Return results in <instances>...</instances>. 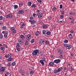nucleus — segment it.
I'll return each mask as SVG.
<instances>
[{
	"label": "nucleus",
	"instance_id": "nucleus-1",
	"mask_svg": "<svg viewBox=\"0 0 76 76\" xmlns=\"http://www.w3.org/2000/svg\"><path fill=\"white\" fill-rule=\"evenodd\" d=\"M39 52L38 50H35L32 53V57H35L36 56H38L39 54Z\"/></svg>",
	"mask_w": 76,
	"mask_h": 76
},
{
	"label": "nucleus",
	"instance_id": "nucleus-2",
	"mask_svg": "<svg viewBox=\"0 0 76 76\" xmlns=\"http://www.w3.org/2000/svg\"><path fill=\"white\" fill-rule=\"evenodd\" d=\"M64 46L65 47H66V49H68V50H70L72 47V46L70 44H64Z\"/></svg>",
	"mask_w": 76,
	"mask_h": 76
},
{
	"label": "nucleus",
	"instance_id": "nucleus-3",
	"mask_svg": "<svg viewBox=\"0 0 76 76\" xmlns=\"http://www.w3.org/2000/svg\"><path fill=\"white\" fill-rule=\"evenodd\" d=\"M62 70H63V68L61 67L59 68L58 69H56L54 71V73L56 74L57 73L60 72V71H61Z\"/></svg>",
	"mask_w": 76,
	"mask_h": 76
},
{
	"label": "nucleus",
	"instance_id": "nucleus-4",
	"mask_svg": "<svg viewBox=\"0 0 76 76\" xmlns=\"http://www.w3.org/2000/svg\"><path fill=\"white\" fill-rule=\"evenodd\" d=\"M10 29L11 31H12V32L13 34H16V31L15 27H11L10 28Z\"/></svg>",
	"mask_w": 76,
	"mask_h": 76
},
{
	"label": "nucleus",
	"instance_id": "nucleus-5",
	"mask_svg": "<svg viewBox=\"0 0 76 76\" xmlns=\"http://www.w3.org/2000/svg\"><path fill=\"white\" fill-rule=\"evenodd\" d=\"M20 45L19 44V43H17L16 49H17V50L18 51H20Z\"/></svg>",
	"mask_w": 76,
	"mask_h": 76
},
{
	"label": "nucleus",
	"instance_id": "nucleus-6",
	"mask_svg": "<svg viewBox=\"0 0 76 76\" xmlns=\"http://www.w3.org/2000/svg\"><path fill=\"white\" fill-rule=\"evenodd\" d=\"M26 39L28 41H30L31 38V34H29L27 35L26 37Z\"/></svg>",
	"mask_w": 76,
	"mask_h": 76
},
{
	"label": "nucleus",
	"instance_id": "nucleus-7",
	"mask_svg": "<svg viewBox=\"0 0 76 76\" xmlns=\"http://www.w3.org/2000/svg\"><path fill=\"white\" fill-rule=\"evenodd\" d=\"M39 43L40 45H43L45 44V41L42 39H41L39 41Z\"/></svg>",
	"mask_w": 76,
	"mask_h": 76
},
{
	"label": "nucleus",
	"instance_id": "nucleus-8",
	"mask_svg": "<svg viewBox=\"0 0 76 76\" xmlns=\"http://www.w3.org/2000/svg\"><path fill=\"white\" fill-rule=\"evenodd\" d=\"M6 17L7 18H13V15L12 14L10 13L8 15L6 16Z\"/></svg>",
	"mask_w": 76,
	"mask_h": 76
},
{
	"label": "nucleus",
	"instance_id": "nucleus-9",
	"mask_svg": "<svg viewBox=\"0 0 76 76\" xmlns=\"http://www.w3.org/2000/svg\"><path fill=\"white\" fill-rule=\"evenodd\" d=\"M61 61V60L60 59H58L54 60L53 62L55 63H60V62Z\"/></svg>",
	"mask_w": 76,
	"mask_h": 76
},
{
	"label": "nucleus",
	"instance_id": "nucleus-10",
	"mask_svg": "<svg viewBox=\"0 0 76 76\" xmlns=\"http://www.w3.org/2000/svg\"><path fill=\"white\" fill-rule=\"evenodd\" d=\"M4 71H5V69H4V67H2L0 68V72H4Z\"/></svg>",
	"mask_w": 76,
	"mask_h": 76
},
{
	"label": "nucleus",
	"instance_id": "nucleus-11",
	"mask_svg": "<svg viewBox=\"0 0 76 76\" xmlns=\"http://www.w3.org/2000/svg\"><path fill=\"white\" fill-rule=\"evenodd\" d=\"M19 14H23L24 13V10H21L18 12Z\"/></svg>",
	"mask_w": 76,
	"mask_h": 76
},
{
	"label": "nucleus",
	"instance_id": "nucleus-12",
	"mask_svg": "<svg viewBox=\"0 0 76 76\" xmlns=\"http://www.w3.org/2000/svg\"><path fill=\"white\" fill-rule=\"evenodd\" d=\"M63 50H61L60 49H59V51H58V54H63Z\"/></svg>",
	"mask_w": 76,
	"mask_h": 76
},
{
	"label": "nucleus",
	"instance_id": "nucleus-13",
	"mask_svg": "<svg viewBox=\"0 0 76 76\" xmlns=\"http://www.w3.org/2000/svg\"><path fill=\"white\" fill-rule=\"evenodd\" d=\"M42 16V13H39L38 14V18H41Z\"/></svg>",
	"mask_w": 76,
	"mask_h": 76
},
{
	"label": "nucleus",
	"instance_id": "nucleus-14",
	"mask_svg": "<svg viewBox=\"0 0 76 76\" xmlns=\"http://www.w3.org/2000/svg\"><path fill=\"white\" fill-rule=\"evenodd\" d=\"M39 62L42 64V66H44V61H42V60H40L39 61Z\"/></svg>",
	"mask_w": 76,
	"mask_h": 76
},
{
	"label": "nucleus",
	"instance_id": "nucleus-15",
	"mask_svg": "<svg viewBox=\"0 0 76 76\" xmlns=\"http://www.w3.org/2000/svg\"><path fill=\"white\" fill-rule=\"evenodd\" d=\"M42 34L44 35H45L47 34V31L44 30L42 31Z\"/></svg>",
	"mask_w": 76,
	"mask_h": 76
},
{
	"label": "nucleus",
	"instance_id": "nucleus-16",
	"mask_svg": "<svg viewBox=\"0 0 76 76\" xmlns=\"http://www.w3.org/2000/svg\"><path fill=\"white\" fill-rule=\"evenodd\" d=\"M24 42H25V46H27V45H28V41L25 40Z\"/></svg>",
	"mask_w": 76,
	"mask_h": 76
},
{
	"label": "nucleus",
	"instance_id": "nucleus-17",
	"mask_svg": "<svg viewBox=\"0 0 76 76\" xmlns=\"http://www.w3.org/2000/svg\"><path fill=\"white\" fill-rule=\"evenodd\" d=\"M18 42H19L20 44H22V42L21 39H18Z\"/></svg>",
	"mask_w": 76,
	"mask_h": 76
},
{
	"label": "nucleus",
	"instance_id": "nucleus-18",
	"mask_svg": "<svg viewBox=\"0 0 76 76\" xmlns=\"http://www.w3.org/2000/svg\"><path fill=\"white\" fill-rule=\"evenodd\" d=\"M53 8H52V10H53V11H54L55 12L57 10V8H56V7L54 6H53Z\"/></svg>",
	"mask_w": 76,
	"mask_h": 76
},
{
	"label": "nucleus",
	"instance_id": "nucleus-19",
	"mask_svg": "<svg viewBox=\"0 0 76 76\" xmlns=\"http://www.w3.org/2000/svg\"><path fill=\"white\" fill-rule=\"evenodd\" d=\"M59 58H63V55L62 54H60V55L59 56Z\"/></svg>",
	"mask_w": 76,
	"mask_h": 76
},
{
	"label": "nucleus",
	"instance_id": "nucleus-20",
	"mask_svg": "<svg viewBox=\"0 0 76 76\" xmlns=\"http://www.w3.org/2000/svg\"><path fill=\"white\" fill-rule=\"evenodd\" d=\"M41 60H42L45 63L46 62V59H45V58H42V59Z\"/></svg>",
	"mask_w": 76,
	"mask_h": 76
},
{
	"label": "nucleus",
	"instance_id": "nucleus-21",
	"mask_svg": "<svg viewBox=\"0 0 76 76\" xmlns=\"http://www.w3.org/2000/svg\"><path fill=\"white\" fill-rule=\"evenodd\" d=\"M75 15V13H73V12H71L69 13V15L72 16V15Z\"/></svg>",
	"mask_w": 76,
	"mask_h": 76
},
{
	"label": "nucleus",
	"instance_id": "nucleus-22",
	"mask_svg": "<svg viewBox=\"0 0 76 76\" xmlns=\"http://www.w3.org/2000/svg\"><path fill=\"white\" fill-rule=\"evenodd\" d=\"M49 64L50 66H53L54 65V63L53 62H50L49 63Z\"/></svg>",
	"mask_w": 76,
	"mask_h": 76
},
{
	"label": "nucleus",
	"instance_id": "nucleus-23",
	"mask_svg": "<svg viewBox=\"0 0 76 76\" xmlns=\"http://www.w3.org/2000/svg\"><path fill=\"white\" fill-rule=\"evenodd\" d=\"M20 37L22 39H25V36L22 34L20 35Z\"/></svg>",
	"mask_w": 76,
	"mask_h": 76
},
{
	"label": "nucleus",
	"instance_id": "nucleus-24",
	"mask_svg": "<svg viewBox=\"0 0 76 76\" xmlns=\"http://www.w3.org/2000/svg\"><path fill=\"white\" fill-rule=\"evenodd\" d=\"M33 8H35L36 7V5L34 4H33L31 6Z\"/></svg>",
	"mask_w": 76,
	"mask_h": 76
},
{
	"label": "nucleus",
	"instance_id": "nucleus-25",
	"mask_svg": "<svg viewBox=\"0 0 76 76\" xmlns=\"http://www.w3.org/2000/svg\"><path fill=\"white\" fill-rule=\"evenodd\" d=\"M43 27L44 29H45L46 28H48V26L47 25H43Z\"/></svg>",
	"mask_w": 76,
	"mask_h": 76
},
{
	"label": "nucleus",
	"instance_id": "nucleus-26",
	"mask_svg": "<svg viewBox=\"0 0 76 76\" xmlns=\"http://www.w3.org/2000/svg\"><path fill=\"white\" fill-rule=\"evenodd\" d=\"M40 56H42L44 54V52L42 51H41L40 53Z\"/></svg>",
	"mask_w": 76,
	"mask_h": 76
},
{
	"label": "nucleus",
	"instance_id": "nucleus-27",
	"mask_svg": "<svg viewBox=\"0 0 76 76\" xmlns=\"http://www.w3.org/2000/svg\"><path fill=\"white\" fill-rule=\"evenodd\" d=\"M14 9H18V5H15L14 6Z\"/></svg>",
	"mask_w": 76,
	"mask_h": 76
},
{
	"label": "nucleus",
	"instance_id": "nucleus-28",
	"mask_svg": "<svg viewBox=\"0 0 76 76\" xmlns=\"http://www.w3.org/2000/svg\"><path fill=\"white\" fill-rule=\"evenodd\" d=\"M10 74L9 72L7 73L5 75V76H10Z\"/></svg>",
	"mask_w": 76,
	"mask_h": 76
},
{
	"label": "nucleus",
	"instance_id": "nucleus-29",
	"mask_svg": "<svg viewBox=\"0 0 76 76\" xmlns=\"http://www.w3.org/2000/svg\"><path fill=\"white\" fill-rule=\"evenodd\" d=\"M49 41H47L45 42V44L47 45H48L49 44Z\"/></svg>",
	"mask_w": 76,
	"mask_h": 76
},
{
	"label": "nucleus",
	"instance_id": "nucleus-30",
	"mask_svg": "<svg viewBox=\"0 0 76 76\" xmlns=\"http://www.w3.org/2000/svg\"><path fill=\"white\" fill-rule=\"evenodd\" d=\"M46 34H47L48 35H50L51 34V32L50 31H48L46 32Z\"/></svg>",
	"mask_w": 76,
	"mask_h": 76
},
{
	"label": "nucleus",
	"instance_id": "nucleus-31",
	"mask_svg": "<svg viewBox=\"0 0 76 76\" xmlns=\"http://www.w3.org/2000/svg\"><path fill=\"white\" fill-rule=\"evenodd\" d=\"M7 33L6 34H4V38H7Z\"/></svg>",
	"mask_w": 76,
	"mask_h": 76
},
{
	"label": "nucleus",
	"instance_id": "nucleus-32",
	"mask_svg": "<svg viewBox=\"0 0 76 76\" xmlns=\"http://www.w3.org/2000/svg\"><path fill=\"white\" fill-rule=\"evenodd\" d=\"M36 22V21L35 20H32V22H31V24H34V23H35Z\"/></svg>",
	"mask_w": 76,
	"mask_h": 76
},
{
	"label": "nucleus",
	"instance_id": "nucleus-33",
	"mask_svg": "<svg viewBox=\"0 0 76 76\" xmlns=\"http://www.w3.org/2000/svg\"><path fill=\"white\" fill-rule=\"evenodd\" d=\"M39 34V32H38V31L36 33L35 35L36 36H38V35Z\"/></svg>",
	"mask_w": 76,
	"mask_h": 76
},
{
	"label": "nucleus",
	"instance_id": "nucleus-34",
	"mask_svg": "<svg viewBox=\"0 0 76 76\" xmlns=\"http://www.w3.org/2000/svg\"><path fill=\"white\" fill-rule=\"evenodd\" d=\"M31 44H33L34 42V39H33L31 41H30Z\"/></svg>",
	"mask_w": 76,
	"mask_h": 76
},
{
	"label": "nucleus",
	"instance_id": "nucleus-35",
	"mask_svg": "<svg viewBox=\"0 0 76 76\" xmlns=\"http://www.w3.org/2000/svg\"><path fill=\"white\" fill-rule=\"evenodd\" d=\"M30 73L31 75H33L34 73V71L32 70H31V71L30 72Z\"/></svg>",
	"mask_w": 76,
	"mask_h": 76
},
{
	"label": "nucleus",
	"instance_id": "nucleus-36",
	"mask_svg": "<svg viewBox=\"0 0 76 76\" xmlns=\"http://www.w3.org/2000/svg\"><path fill=\"white\" fill-rule=\"evenodd\" d=\"M64 43H66V44H67V42H68V40L65 39L64 40Z\"/></svg>",
	"mask_w": 76,
	"mask_h": 76
},
{
	"label": "nucleus",
	"instance_id": "nucleus-37",
	"mask_svg": "<svg viewBox=\"0 0 76 76\" xmlns=\"http://www.w3.org/2000/svg\"><path fill=\"white\" fill-rule=\"evenodd\" d=\"M4 18L3 17V16H0V20H3V19Z\"/></svg>",
	"mask_w": 76,
	"mask_h": 76
},
{
	"label": "nucleus",
	"instance_id": "nucleus-38",
	"mask_svg": "<svg viewBox=\"0 0 76 76\" xmlns=\"http://www.w3.org/2000/svg\"><path fill=\"white\" fill-rule=\"evenodd\" d=\"M12 66H15V65H16V63L15 62H13L12 63Z\"/></svg>",
	"mask_w": 76,
	"mask_h": 76
},
{
	"label": "nucleus",
	"instance_id": "nucleus-39",
	"mask_svg": "<svg viewBox=\"0 0 76 76\" xmlns=\"http://www.w3.org/2000/svg\"><path fill=\"white\" fill-rule=\"evenodd\" d=\"M12 60H13V58H8V60L10 61H12Z\"/></svg>",
	"mask_w": 76,
	"mask_h": 76
},
{
	"label": "nucleus",
	"instance_id": "nucleus-40",
	"mask_svg": "<svg viewBox=\"0 0 76 76\" xmlns=\"http://www.w3.org/2000/svg\"><path fill=\"white\" fill-rule=\"evenodd\" d=\"M1 50H5V48H4V47H1L0 48Z\"/></svg>",
	"mask_w": 76,
	"mask_h": 76
},
{
	"label": "nucleus",
	"instance_id": "nucleus-41",
	"mask_svg": "<svg viewBox=\"0 0 76 76\" xmlns=\"http://www.w3.org/2000/svg\"><path fill=\"white\" fill-rule=\"evenodd\" d=\"M28 6H31V2H29L28 3Z\"/></svg>",
	"mask_w": 76,
	"mask_h": 76
},
{
	"label": "nucleus",
	"instance_id": "nucleus-42",
	"mask_svg": "<svg viewBox=\"0 0 76 76\" xmlns=\"http://www.w3.org/2000/svg\"><path fill=\"white\" fill-rule=\"evenodd\" d=\"M3 38V35L2 34H0V39H2Z\"/></svg>",
	"mask_w": 76,
	"mask_h": 76
},
{
	"label": "nucleus",
	"instance_id": "nucleus-43",
	"mask_svg": "<svg viewBox=\"0 0 76 76\" xmlns=\"http://www.w3.org/2000/svg\"><path fill=\"white\" fill-rule=\"evenodd\" d=\"M7 66H8V67H10V66H11V64L10 63H9L7 64Z\"/></svg>",
	"mask_w": 76,
	"mask_h": 76
},
{
	"label": "nucleus",
	"instance_id": "nucleus-44",
	"mask_svg": "<svg viewBox=\"0 0 76 76\" xmlns=\"http://www.w3.org/2000/svg\"><path fill=\"white\" fill-rule=\"evenodd\" d=\"M22 76H24L25 75V73H24V71H23V72L21 73Z\"/></svg>",
	"mask_w": 76,
	"mask_h": 76
},
{
	"label": "nucleus",
	"instance_id": "nucleus-45",
	"mask_svg": "<svg viewBox=\"0 0 76 76\" xmlns=\"http://www.w3.org/2000/svg\"><path fill=\"white\" fill-rule=\"evenodd\" d=\"M3 46L4 47V48H7V45L6 44H4L3 45Z\"/></svg>",
	"mask_w": 76,
	"mask_h": 76
},
{
	"label": "nucleus",
	"instance_id": "nucleus-46",
	"mask_svg": "<svg viewBox=\"0 0 76 76\" xmlns=\"http://www.w3.org/2000/svg\"><path fill=\"white\" fill-rule=\"evenodd\" d=\"M64 70H65V71H68V70H67V68L66 67H64Z\"/></svg>",
	"mask_w": 76,
	"mask_h": 76
},
{
	"label": "nucleus",
	"instance_id": "nucleus-47",
	"mask_svg": "<svg viewBox=\"0 0 76 76\" xmlns=\"http://www.w3.org/2000/svg\"><path fill=\"white\" fill-rule=\"evenodd\" d=\"M69 19H71V20H74V18H73V17H72V16H71L70 17V18H69Z\"/></svg>",
	"mask_w": 76,
	"mask_h": 76
},
{
	"label": "nucleus",
	"instance_id": "nucleus-48",
	"mask_svg": "<svg viewBox=\"0 0 76 76\" xmlns=\"http://www.w3.org/2000/svg\"><path fill=\"white\" fill-rule=\"evenodd\" d=\"M23 5V3L22 2H21L20 4H19V6H22Z\"/></svg>",
	"mask_w": 76,
	"mask_h": 76
},
{
	"label": "nucleus",
	"instance_id": "nucleus-49",
	"mask_svg": "<svg viewBox=\"0 0 76 76\" xmlns=\"http://www.w3.org/2000/svg\"><path fill=\"white\" fill-rule=\"evenodd\" d=\"M61 13L62 15H63V14H64V11H61Z\"/></svg>",
	"mask_w": 76,
	"mask_h": 76
},
{
	"label": "nucleus",
	"instance_id": "nucleus-50",
	"mask_svg": "<svg viewBox=\"0 0 76 76\" xmlns=\"http://www.w3.org/2000/svg\"><path fill=\"white\" fill-rule=\"evenodd\" d=\"M9 57L10 56H8V55L7 54L5 56H4V57H5V58H9Z\"/></svg>",
	"mask_w": 76,
	"mask_h": 76
},
{
	"label": "nucleus",
	"instance_id": "nucleus-51",
	"mask_svg": "<svg viewBox=\"0 0 76 76\" xmlns=\"http://www.w3.org/2000/svg\"><path fill=\"white\" fill-rule=\"evenodd\" d=\"M37 0V1H38L39 3H42V0Z\"/></svg>",
	"mask_w": 76,
	"mask_h": 76
},
{
	"label": "nucleus",
	"instance_id": "nucleus-52",
	"mask_svg": "<svg viewBox=\"0 0 76 76\" xmlns=\"http://www.w3.org/2000/svg\"><path fill=\"white\" fill-rule=\"evenodd\" d=\"M7 28H6V27L5 26H4V27H2L3 29H6Z\"/></svg>",
	"mask_w": 76,
	"mask_h": 76
},
{
	"label": "nucleus",
	"instance_id": "nucleus-53",
	"mask_svg": "<svg viewBox=\"0 0 76 76\" xmlns=\"http://www.w3.org/2000/svg\"><path fill=\"white\" fill-rule=\"evenodd\" d=\"M62 8H63V5L61 4L60 5V7H59L60 9H62Z\"/></svg>",
	"mask_w": 76,
	"mask_h": 76
},
{
	"label": "nucleus",
	"instance_id": "nucleus-54",
	"mask_svg": "<svg viewBox=\"0 0 76 76\" xmlns=\"http://www.w3.org/2000/svg\"><path fill=\"white\" fill-rule=\"evenodd\" d=\"M64 18V16L63 15H60V18L61 19H62V18Z\"/></svg>",
	"mask_w": 76,
	"mask_h": 76
},
{
	"label": "nucleus",
	"instance_id": "nucleus-55",
	"mask_svg": "<svg viewBox=\"0 0 76 76\" xmlns=\"http://www.w3.org/2000/svg\"><path fill=\"white\" fill-rule=\"evenodd\" d=\"M8 57H12V56L11 55V54H8Z\"/></svg>",
	"mask_w": 76,
	"mask_h": 76
},
{
	"label": "nucleus",
	"instance_id": "nucleus-56",
	"mask_svg": "<svg viewBox=\"0 0 76 76\" xmlns=\"http://www.w3.org/2000/svg\"><path fill=\"white\" fill-rule=\"evenodd\" d=\"M74 22H75V20L74 19L71 21V23H74Z\"/></svg>",
	"mask_w": 76,
	"mask_h": 76
},
{
	"label": "nucleus",
	"instance_id": "nucleus-57",
	"mask_svg": "<svg viewBox=\"0 0 76 76\" xmlns=\"http://www.w3.org/2000/svg\"><path fill=\"white\" fill-rule=\"evenodd\" d=\"M33 16H34V17L35 16H37V14L34 13L33 14Z\"/></svg>",
	"mask_w": 76,
	"mask_h": 76
},
{
	"label": "nucleus",
	"instance_id": "nucleus-58",
	"mask_svg": "<svg viewBox=\"0 0 76 76\" xmlns=\"http://www.w3.org/2000/svg\"><path fill=\"white\" fill-rule=\"evenodd\" d=\"M29 19H30V20H33V18L32 17H31L29 18Z\"/></svg>",
	"mask_w": 76,
	"mask_h": 76
},
{
	"label": "nucleus",
	"instance_id": "nucleus-59",
	"mask_svg": "<svg viewBox=\"0 0 76 76\" xmlns=\"http://www.w3.org/2000/svg\"><path fill=\"white\" fill-rule=\"evenodd\" d=\"M48 19H49L50 20H51V19H52V18L51 17V16H50L48 18Z\"/></svg>",
	"mask_w": 76,
	"mask_h": 76
},
{
	"label": "nucleus",
	"instance_id": "nucleus-60",
	"mask_svg": "<svg viewBox=\"0 0 76 76\" xmlns=\"http://www.w3.org/2000/svg\"><path fill=\"white\" fill-rule=\"evenodd\" d=\"M23 72V71H22V70H20L19 71V73H22Z\"/></svg>",
	"mask_w": 76,
	"mask_h": 76
},
{
	"label": "nucleus",
	"instance_id": "nucleus-61",
	"mask_svg": "<svg viewBox=\"0 0 76 76\" xmlns=\"http://www.w3.org/2000/svg\"><path fill=\"white\" fill-rule=\"evenodd\" d=\"M71 70H73V69H74V68L72 67H71Z\"/></svg>",
	"mask_w": 76,
	"mask_h": 76
},
{
	"label": "nucleus",
	"instance_id": "nucleus-62",
	"mask_svg": "<svg viewBox=\"0 0 76 76\" xmlns=\"http://www.w3.org/2000/svg\"><path fill=\"white\" fill-rule=\"evenodd\" d=\"M70 32L71 33H72V34H73V30H71Z\"/></svg>",
	"mask_w": 76,
	"mask_h": 76
},
{
	"label": "nucleus",
	"instance_id": "nucleus-63",
	"mask_svg": "<svg viewBox=\"0 0 76 76\" xmlns=\"http://www.w3.org/2000/svg\"><path fill=\"white\" fill-rule=\"evenodd\" d=\"M69 39H73V37H69Z\"/></svg>",
	"mask_w": 76,
	"mask_h": 76
},
{
	"label": "nucleus",
	"instance_id": "nucleus-64",
	"mask_svg": "<svg viewBox=\"0 0 76 76\" xmlns=\"http://www.w3.org/2000/svg\"><path fill=\"white\" fill-rule=\"evenodd\" d=\"M20 28H23V26H21Z\"/></svg>",
	"mask_w": 76,
	"mask_h": 76
}]
</instances>
